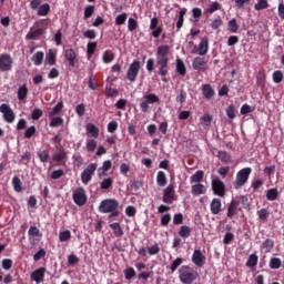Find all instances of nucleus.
Returning <instances> with one entry per match:
<instances>
[{"instance_id": "8", "label": "nucleus", "mask_w": 284, "mask_h": 284, "mask_svg": "<svg viewBox=\"0 0 284 284\" xmlns=\"http://www.w3.org/2000/svg\"><path fill=\"white\" fill-rule=\"evenodd\" d=\"M72 197L75 205H79V207H82V205L88 203V195L85 194V190L83 187H79L73 191Z\"/></svg>"}, {"instance_id": "23", "label": "nucleus", "mask_w": 284, "mask_h": 284, "mask_svg": "<svg viewBox=\"0 0 284 284\" xmlns=\"http://www.w3.org/2000/svg\"><path fill=\"white\" fill-rule=\"evenodd\" d=\"M110 230H112L114 236L116 239H121L123 236V229L121 227V224L119 222H114L109 225Z\"/></svg>"}, {"instance_id": "57", "label": "nucleus", "mask_w": 284, "mask_h": 284, "mask_svg": "<svg viewBox=\"0 0 284 284\" xmlns=\"http://www.w3.org/2000/svg\"><path fill=\"white\" fill-rule=\"evenodd\" d=\"M270 8V3L267 0H258L257 3L254 6L255 10H267Z\"/></svg>"}, {"instance_id": "6", "label": "nucleus", "mask_w": 284, "mask_h": 284, "mask_svg": "<svg viewBox=\"0 0 284 284\" xmlns=\"http://www.w3.org/2000/svg\"><path fill=\"white\" fill-rule=\"evenodd\" d=\"M97 168H99V164L97 163H90L81 173V181L84 185H88L92 181V176H94V173L97 172Z\"/></svg>"}, {"instance_id": "58", "label": "nucleus", "mask_w": 284, "mask_h": 284, "mask_svg": "<svg viewBox=\"0 0 284 284\" xmlns=\"http://www.w3.org/2000/svg\"><path fill=\"white\" fill-rule=\"evenodd\" d=\"M104 95L108 97L109 99L112 97H119V90L106 87L104 90Z\"/></svg>"}, {"instance_id": "60", "label": "nucleus", "mask_w": 284, "mask_h": 284, "mask_svg": "<svg viewBox=\"0 0 284 284\" xmlns=\"http://www.w3.org/2000/svg\"><path fill=\"white\" fill-rule=\"evenodd\" d=\"M128 28L130 32H134L139 28V22L134 18H129Z\"/></svg>"}, {"instance_id": "19", "label": "nucleus", "mask_w": 284, "mask_h": 284, "mask_svg": "<svg viewBox=\"0 0 284 284\" xmlns=\"http://www.w3.org/2000/svg\"><path fill=\"white\" fill-rule=\"evenodd\" d=\"M64 57L69 62V67L74 68V61H77V52L74 51V49H67L64 51Z\"/></svg>"}, {"instance_id": "14", "label": "nucleus", "mask_w": 284, "mask_h": 284, "mask_svg": "<svg viewBox=\"0 0 284 284\" xmlns=\"http://www.w3.org/2000/svg\"><path fill=\"white\" fill-rule=\"evenodd\" d=\"M191 261L195 267H203V265H205V255H203V252H201V250H195L193 252Z\"/></svg>"}, {"instance_id": "11", "label": "nucleus", "mask_w": 284, "mask_h": 284, "mask_svg": "<svg viewBox=\"0 0 284 284\" xmlns=\"http://www.w3.org/2000/svg\"><path fill=\"white\" fill-rule=\"evenodd\" d=\"M144 101L140 103V109L142 112H148L150 110V104L159 103L160 99L156 94L150 93L148 95H144Z\"/></svg>"}, {"instance_id": "10", "label": "nucleus", "mask_w": 284, "mask_h": 284, "mask_svg": "<svg viewBox=\"0 0 284 284\" xmlns=\"http://www.w3.org/2000/svg\"><path fill=\"white\" fill-rule=\"evenodd\" d=\"M176 191H174V184H170L168 187L163 190V203L166 205H172L175 201Z\"/></svg>"}, {"instance_id": "5", "label": "nucleus", "mask_w": 284, "mask_h": 284, "mask_svg": "<svg viewBox=\"0 0 284 284\" xmlns=\"http://www.w3.org/2000/svg\"><path fill=\"white\" fill-rule=\"evenodd\" d=\"M139 72H141V61L134 60L126 71V79L130 83H134L136 81V77H139Z\"/></svg>"}, {"instance_id": "52", "label": "nucleus", "mask_w": 284, "mask_h": 284, "mask_svg": "<svg viewBox=\"0 0 284 284\" xmlns=\"http://www.w3.org/2000/svg\"><path fill=\"white\" fill-rule=\"evenodd\" d=\"M136 276V271H134V268L132 267H126V270L124 271V278L126 281H132V278H134Z\"/></svg>"}, {"instance_id": "41", "label": "nucleus", "mask_w": 284, "mask_h": 284, "mask_svg": "<svg viewBox=\"0 0 284 284\" xmlns=\"http://www.w3.org/2000/svg\"><path fill=\"white\" fill-rule=\"evenodd\" d=\"M266 199H267V201H276V199H278V189L273 187V189L267 190Z\"/></svg>"}, {"instance_id": "63", "label": "nucleus", "mask_w": 284, "mask_h": 284, "mask_svg": "<svg viewBox=\"0 0 284 284\" xmlns=\"http://www.w3.org/2000/svg\"><path fill=\"white\" fill-rule=\"evenodd\" d=\"M273 81L274 83H281L283 81V71H274Z\"/></svg>"}, {"instance_id": "27", "label": "nucleus", "mask_w": 284, "mask_h": 284, "mask_svg": "<svg viewBox=\"0 0 284 284\" xmlns=\"http://www.w3.org/2000/svg\"><path fill=\"white\" fill-rule=\"evenodd\" d=\"M156 183L159 187H165L168 185V176L165 175V172L163 171L158 172Z\"/></svg>"}, {"instance_id": "53", "label": "nucleus", "mask_w": 284, "mask_h": 284, "mask_svg": "<svg viewBox=\"0 0 284 284\" xmlns=\"http://www.w3.org/2000/svg\"><path fill=\"white\" fill-rule=\"evenodd\" d=\"M37 134V126L31 125L24 131V139H32Z\"/></svg>"}, {"instance_id": "15", "label": "nucleus", "mask_w": 284, "mask_h": 284, "mask_svg": "<svg viewBox=\"0 0 284 284\" xmlns=\"http://www.w3.org/2000/svg\"><path fill=\"white\" fill-rule=\"evenodd\" d=\"M45 278V267L37 268L31 273V281L37 284L43 283Z\"/></svg>"}, {"instance_id": "62", "label": "nucleus", "mask_w": 284, "mask_h": 284, "mask_svg": "<svg viewBox=\"0 0 284 284\" xmlns=\"http://www.w3.org/2000/svg\"><path fill=\"white\" fill-rule=\"evenodd\" d=\"M216 10H221V3L219 2H213L210 4V7L206 9V13L209 14H214Z\"/></svg>"}, {"instance_id": "43", "label": "nucleus", "mask_w": 284, "mask_h": 284, "mask_svg": "<svg viewBox=\"0 0 284 284\" xmlns=\"http://www.w3.org/2000/svg\"><path fill=\"white\" fill-rule=\"evenodd\" d=\"M256 85L257 88H265V72L260 71L256 74Z\"/></svg>"}, {"instance_id": "61", "label": "nucleus", "mask_w": 284, "mask_h": 284, "mask_svg": "<svg viewBox=\"0 0 284 284\" xmlns=\"http://www.w3.org/2000/svg\"><path fill=\"white\" fill-rule=\"evenodd\" d=\"M159 252H161V247L156 243L148 248V254L150 256H156V254H159Z\"/></svg>"}, {"instance_id": "48", "label": "nucleus", "mask_w": 284, "mask_h": 284, "mask_svg": "<svg viewBox=\"0 0 284 284\" xmlns=\"http://www.w3.org/2000/svg\"><path fill=\"white\" fill-rule=\"evenodd\" d=\"M175 101L178 103H181V105H183V103L187 101V92L185 90H180L179 94L175 98Z\"/></svg>"}, {"instance_id": "44", "label": "nucleus", "mask_w": 284, "mask_h": 284, "mask_svg": "<svg viewBox=\"0 0 284 284\" xmlns=\"http://www.w3.org/2000/svg\"><path fill=\"white\" fill-rule=\"evenodd\" d=\"M258 265V255L251 254L246 261V267H256Z\"/></svg>"}, {"instance_id": "12", "label": "nucleus", "mask_w": 284, "mask_h": 284, "mask_svg": "<svg viewBox=\"0 0 284 284\" xmlns=\"http://www.w3.org/2000/svg\"><path fill=\"white\" fill-rule=\"evenodd\" d=\"M207 50H210V42L207 39H203L199 47H193L192 54H200V57H205V54H207Z\"/></svg>"}, {"instance_id": "45", "label": "nucleus", "mask_w": 284, "mask_h": 284, "mask_svg": "<svg viewBox=\"0 0 284 284\" xmlns=\"http://www.w3.org/2000/svg\"><path fill=\"white\" fill-rule=\"evenodd\" d=\"M12 185L14 189V192H23V183L21 182V179H19V176H14L12 179Z\"/></svg>"}, {"instance_id": "30", "label": "nucleus", "mask_w": 284, "mask_h": 284, "mask_svg": "<svg viewBox=\"0 0 284 284\" xmlns=\"http://www.w3.org/2000/svg\"><path fill=\"white\" fill-rule=\"evenodd\" d=\"M45 62L48 65H57V53L50 49L45 55Z\"/></svg>"}, {"instance_id": "24", "label": "nucleus", "mask_w": 284, "mask_h": 284, "mask_svg": "<svg viewBox=\"0 0 284 284\" xmlns=\"http://www.w3.org/2000/svg\"><path fill=\"white\" fill-rule=\"evenodd\" d=\"M43 34H45V29L40 28L34 31H30L27 34V39H30L31 41H37V39H39V37H43Z\"/></svg>"}, {"instance_id": "59", "label": "nucleus", "mask_w": 284, "mask_h": 284, "mask_svg": "<svg viewBox=\"0 0 284 284\" xmlns=\"http://www.w3.org/2000/svg\"><path fill=\"white\" fill-rule=\"evenodd\" d=\"M50 176L53 181H57V180L61 179V176H65V171H63L62 169L52 171Z\"/></svg>"}, {"instance_id": "42", "label": "nucleus", "mask_w": 284, "mask_h": 284, "mask_svg": "<svg viewBox=\"0 0 284 284\" xmlns=\"http://www.w3.org/2000/svg\"><path fill=\"white\" fill-rule=\"evenodd\" d=\"M102 61L103 63H112L114 61V52H112L111 50L104 51L102 55Z\"/></svg>"}, {"instance_id": "9", "label": "nucleus", "mask_w": 284, "mask_h": 284, "mask_svg": "<svg viewBox=\"0 0 284 284\" xmlns=\"http://www.w3.org/2000/svg\"><path fill=\"white\" fill-rule=\"evenodd\" d=\"M0 112L3 114V120L7 123H14V120L17 119V114H14V111H12V108H10L9 104H1L0 105Z\"/></svg>"}, {"instance_id": "22", "label": "nucleus", "mask_w": 284, "mask_h": 284, "mask_svg": "<svg viewBox=\"0 0 284 284\" xmlns=\"http://www.w3.org/2000/svg\"><path fill=\"white\" fill-rule=\"evenodd\" d=\"M112 169V161L106 160L103 162L102 166L99 169L98 176L101 179V176H108V172Z\"/></svg>"}, {"instance_id": "55", "label": "nucleus", "mask_w": 284, "mask_h": 284, "mask_svg": "<svg viewBox=\"0 0 284 284\" xmlns=\"http://www.w3.org/2000/svg\"><path fill=\"white\" fill-rule=\"evenodd\" d=\"M282 265L281 258L278 257H272L270 261V267L271 270H280Z\"/></svg>"}, {"instance_id": "34", "label": "nucleus", "mask_w": 284, "mask_h": 284, "mask_svg": "<svg viewBox=\"0 0 284 284\" xmlns=\"http://www.w3.org/2000/svg\"><path fill=\"white\" fill-rule=\"evenodd\" d=\"M85 150L89 154H92L97 150V140L95 139H87Z\"/></svg>"}, {"instance_id": "7", "label": "nucleus", "mask_w": 284, "mask_h": 284, "mask_svg": "<svg viewBox=\"0 0 284 284\" xmlns=\"http://www.w3.org/2000/svg\"><path fill=\"white\" fill-rule=\"evenodd\" d=\"M14 60L10 53L0 54V72H12Z\"/></svg>"}, {"instance_id": "50", "label": "nucleus", "mask_w": 284, "mask_h": 284, "mask_svg": "<svg viewBox=\"0 0 284 284\" xmlns=\"http://www.w3.org/2000/svg\"><path fill=\"white\" fill-rule=\"evenodd\" d=\"M200 123L203 125V128H210V125H212V116H210V114H204L200 119Z\"/></svg>"}, {"instance_id": "40", "label": "nucleus", "mask_w": 284, "mask_h": 284, "mask_svg": "<svg viewBox=\"0 0 284 284\" xmlns=\"http://www.w3.org/2000/svg\"><path fill=\"white\" fill-rule=\"evenodd\" d=\"M113 184L114 180H112V178H106L100 183V190H112Z\"/></svg>"}, {"instance_id": "25", "label": "nucleus", "mask_w": 284, "mask_h": 284, "mask_svg": "<svg viewBox=\"0 0 284 284\" xmlns=\"http://www.w3.org/2000/svg\"><path fill=\"white\" fill-rule=\"evenodd\" d=\"M175 70L180 77H185L187 74V69L185 68V63L181 59H176V67Z\"/></svg>"}, {"instance_id": "37", "label": "nucleus", "mask_w": 284, "mask_h": 284, "mask_svg": "<svg viewBox=\"0 0 284 284\" xmlns=\"http://www.w3.org/2000/svg\"><path fill=\"white\" fill-rule=\"evenodd\" d=\"M226 116L230 121H234V119H236V105L230 104L226 108Z\"/></svg>"}, {"instance_id": "17", "label": "nucleus", "mask_w": 284, "mask_h": 284, "mask_svg": "<svg viewBox=\"0 0 284 284\" xmlns=\"http://www.w3.org/2000/svg\"><path fill=\"white\" fill-rule=\"evenodd\" d=\"M222 207H223V204L221 203L220 199L215 197L211 201L210 210H211V214H213L214 216L221 214Z\"/></svg>"}, {"instance_id": "16", "label": "nucleus", "mask_w": 284, "mask_h": 284, "mask_svg": "<svg viewBox=\"0 0 284 284\" xmlns=\"http://www.w3.org/2000/svg\"><path fill=\"white\" fill-rule=\"evenodd\" d=\"M85 132L88 139H99V128H97V125H94L93 123H88L85 125Z\"/></svg>"}, {"instance_id": "54", "label": "nucleus", "mask_w": 284, "mask_h": 284, "mask_svg": "<svg viewBox=\"0 0 284 284\" xmlns=\"http://www.w3.org/2000/svg\"><path fill=\"white\" fill-rule=\"evenodd\" d=\"M128 21V13H121L115 17V26H123Z\"/></svg>"}, {"instance_id": "39", "label": "nucleus", "mask_w": 284, "mask_h": 284, "mask_svg": "<svg viewBox=\"0 0 284 284\" xmlns=\"http://www.w3.org/2000/svg\"><path fill=\"white\" fill-rule=\"evenodd\" d=\"M70 239H72V232H70V230L60 232V234H59L60 243H68V241H70Z\"/></svg>"}, {"instance_id": "33", "label": "nucleus", "mask_w": 284, "mask_h": 284, "mask_svg": "<svg viewBox=\"0 0 284 284\" xmlns=\"http://www.w3.org/2000/svg\"><path fill=\"white\" fill-rule=\"evenodd\" d=\"M203 176H205V173L201 170L196 171L191 178H190V183H201L203 181Z\"/></svg>"}, {"instance_id": "28", "label": "nucleus", "mask_w": 284, "mask_h": 284, "mask_svg": "<svg viewBox=\"0 0 284 284\" xmlns=\"http://www.w3.org/2000/svg\"><path fill=\"white\" fill-rule=\"evenodd\" d=\"M216 156L222 163H232V154L227 151H219Z\"/></svg>"}, {"instance_id": "20", "label": "nucleus", "mask_w": 284, "mask_h": 284, "mask_svg": "<svg viewBox=\"0 0 284 284\" xmlns=\"http://www.w3.org/2000/svg\"><path fill=\"white\" fill-rule=\"evenodd\" d=\"M202 94L204 99L210 101L215 94L214 88H212V84H203L202 85Z\"/></svg>"}, {"instance_id": "56", "label": "nucleus", "mask_w": 284, "mask_h": 284, "mask_svg": "<svg viewBox=\"0 0 284 284\" xmlns=\"http://www.w3.org/2000/svg\"><path fill=\"white\" fill-rule=\"evenodd\" d=\"M257 216L260 221H267L270 219V211L267 209H261L257 211Z\"/></svg>"}, {"instance_id": "47", "label": "nucleus", "mask_w": 284, "mask_h": 284, "mask_svg": "<svg viewBox=\"0 0 284 284\" xmlns=\"http://www.w3.org/2000/svg\"><path fill=\"white\" fill-rule=\"evenodd\" d=\"M181 265H183V257H178V258H175V260L172 262L171 266H170V270H171L172 274H174V272H175L176 270H179V267H181Z\"/></svg>"}, {"instance_id": "2", "label": "nucleus", "mask_w": 284, "mask_h": 284, "mask_svg": "<svg viewBox=\"0 0 284 284\" xmlns=\"http://www.w3.org/2000/svg\"><path fill=\"white\" fill-rule=\"evenodd\" d=\"M101 214H110L109 219H114L121 214L119 212V202L116 199H105L99 205Z\"/></svg>"}, {"instance_id": "64", "label": "nucleus", "mask_w": 284, "mask_h": 284, "mask_svg": "<svg viewBox=\"0 0 284 284\" xmlns=\"http://www.w3.org/2000/svg\"><path fill=\"white\" fill-rule=\"evenodd\" d=\"M28 234L29 236H41V231L37 226H31Z\"/></svg>"}, {"instance_id": "32", "label": "nucleus", "mask_w": 284, "mask_h": 284, "mask_svg": "<svg viewBox=\"0 0 284 284\" xmlns=\"http://www.w3.org/2000/svg\"><path fill=\"white\" fill-rule=\"evenodd\" d=\"M28 85L22 84L18 89V101H26L28 99Z\"/></svg>"}, {"instance_id": "4", "label": "nucleus", "mask_w": 284, "mask_h": 284, "mask_svg": "<svg viewBox=\"0 0 284 284\" xmlns=\"http://www.w3.org/2000/svg\"><path fill=\"white\" fill-rule=\"evenodd\" d=\"M250 174H252V168H244L240 170L236 174L235 181L233 183L235 190H241L247 181H250Z\"/></svg>"}, {"instance_id": "36", "label": "nucleus", "mask_w": 284, "mask_h": 284, "mask_svg": "<svg viewBox=\"0 0 284 284\" xmlns=\"http://www.w3.org/2000/svg\"><path fill=\"white\" fill-rule=\"evenodd\" d=\"M50 14V4L43 3L42 6L38 7V17H48Z\"/></svg>"}, {"instance_id": "13", "label": "nucleus", "mask_w": 284, "mask_h": 284, "mask_svg": "<svg viewBox=\"0 0 284 284\" xmlns=\"http://www.w3.org/2000/svg\"><path fill=\"white\" fill-rule=\"evenodd\" d=\"M212 190L216 196H225V184L223 181L219 179L213 180Z\"/></svg>"}, {"instance_id": "26", "label": "nucleus", "mask_w": 284, "mask_h": 284, "mask_svg": "<svg viewBox=\"0 0 284 284\" xmlns=\"http://www.w3.org/2000/svg\"><path fill=\"white\" fill-rule=\"evenodd\" d=\"M45 53H43V51H38L37 53H34L31 58L33 65H42Z\"/></svg>"}, {"instance_id": "46", "label": "nucleus", "mask_w": 284, "mask_h": 284, "mask_svg": "<svg viewBox=\"0 0 284 284\" xmlns=\"http://www.w3.org/2000/svg\"><path fill=\"white\" fill-rule=\"evenodd\" d=\"M187 12V9H182L180 12H179V19H178V22H176V28L178 30L182 29L183 28V22L185 21V14Z\"/></svg>"}, {"instance_id": "35", "label": "nucleus", "mask_w": 284, "mask_h": 284, "mask_svg": "<svg viewBox=\"0 0 284 284\" xmlns=\"http://www.w3.org/2000/svg\"><path fill=\"white\" fill-rule=\"evenodd\" d=\"M49 119H50V123H49L50 128H60V125L63 124V118L61 116L53 115V116H49Z\"/></svg>"}, {"instance_id": "21", "label": "nucleus", "mask_w": 284, "mask_h": 284, "mask_svg": "<svg viewBox=\"0 0 284 284\" xmlns=\"http://www.w3.org/2000/svg\"><path fill=\"white\" fill-rule=\"evenodd\" d=\"M205 65H207V61H205V58L196 57L195 59H193V62H192L193 70L201 71L203 70V68H205Z\"/></svg>"}, {"instance_id": "51", "label": "nucleus", "mask_w": 284, "mask_h": 284, "mask_svg": "<svg viewBox=\"0 0 284 284\" xmlns=\"http://www.w3.org/2000/svg\"><path fill=\"white\" fill-rule=\"evenodd\" d=\"M229 30L230 32H232L233 34H236V32H239V23L236 22L235 18H232L229 21Z\"/></svg>"}, {"instance_id": "1", "label": "nucleus", "mask_w": 284, "mask_h": 284, "mask_svg": "<svg viewBox=\"0 0 284 284\" xmlns=\"http://www.w3.org/2000/svg\"><path fill=\"white\" fill-rule=\"evenodd\" d=\"M155 68L163 83H168V74H170V45L162 44L158 47Z\"/></svg>"}, {"instance_id": "49", "label": "nucleus", "mask_w": 284, "mask_h": 284, "mask_svg": "<svg viewBox=\"0 0 284 284\" xmlns=\"http://www.w3.org/2000/svg\"><path fill=\"white\" fill-rule=\"evenodd\" d=\"M97 42H89L87 44V54H88V59H90L92 57V54H94V52H97Z\"/></svg>"}, {"instance_id": "18", "label": "nucleus", "mask_w": 284, "mask_h": 284, "mask_svg": "<svg viewBox=\"0 0 284 284\" xmlns=\"http://www.w3.org/2000/svg\"><path fill=\"white\" fill-rule=\"evenodd\" d=\"M239 212V202L232 200L231 203L227 206L226 216L229 219H234Z\"/></svg>"}, {"instance_id": "38", "label": "nucleus", "mask_w": 284, "mask_h": 284, "mask_svg": "<svg viewBox=\"0 0 284 284\" xmlns=\"http://www.w3.org/2000/svg\"><path fill=\"white\" fill-rule=\"evenodd\" d=\"M63 112V101L57 103L55 106L49 112V116H57V114H61Z\"/></svg>"}, {"instance_id": "29", "label": "nucleus", "mask_w": 284, "mask_h": 284, "mask_svg": "<svg viewBox=\"0 0 284 284\" xmlns=\"http://www.w3.org/2000/svg\"><path fill=\"white\" fill-rule=\"evenodd\" d=\"M191 192L193 196H201V194H205V185L197 183L192 185Z\"/></svg>"}, {"instance_id": "31", "label": "nucleus", "mask_w": 284, "mask_h": 284, "mask_svg": "<svg viewBox=\"0 0 284 284\" xmlns=\"http://www.w3.org/2000/svg\"><path fill=\"white\" fill-rule=\"evenodd\" d=\"M178 234L181 239H190V236H192V229L187 225H183L180 227Z\"/></svg>"}, {"instance_id": "3", "label": "nucleus", "mask_w": 284, "mask_h": 284, "mask_svg": "<svg viewBox=\"0 0 284 284\" xmlns=\"http://www.w3.org/2000/svg\"><path fill=\"white\" fill-rule=\"evenodd\" d=\"M199 278V272L189 265H183L179 268V280L183 284H192Z\"/></svg>"}]
</instances>
